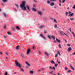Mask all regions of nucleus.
Masks as SVG:
<instances>
[{"mask_svg":"<svg viewBox=\"0 0 75 75\" xmlns=\"http://www.w3.org/2000/svg\"><path fill=\"white\" fill-rule=\"evenodd\" d=\"M25 1H22V4H21L20 7L21 8V10L23 11L26 10V7L25 6Z\"/></svg>","mask_w":75,"mask_h":75,"instance_id":"nucleus-1","label":"nucleus"},{"mask_svg":"<svg viewBox=\"0 0 75 75\" xmlns=\"http://www.w3.org/2000/svg\"><path fill=\"white\" fill-rule=\"evenodd\" d=\"M15 64L17 67H19V68H20V69L21 71L22 72H24V70L21 68V64H19V63L17 62V60H15Z\"/></svg>","mask_w":75,"mask_h":75,"instance_id":"nucleus-2","label":"nucleus"},{"mask_svg":"<svg viewBox=\"0 0 75 75\" xmlns=\"http://www.w3.org/2000/svg\"><path fill=\"white\" fill-rule=\"evenodd\" d=\"M47 37L49 38L50 40H51V38H53L54 40H55V37H54L53 35H52V36H50V35H48L47 36Z\"/></svg>","mask_w":75,"mask_h":75,"instance_id":"nucleus-3","label":"nucleus"},{"mask_svg":"<svg viewBox=\"0 0 75 75\" xmlns=\"http://www.w3.org/2000/svg\"><path fill=\"white\" fill-rule=\"evenodd\" d=\"M37 13L40 16H42V12H41L40 11H38Z\"/></svg>","mask_w":75,"mask_h":75,"instance_id":"nucleus-4","label":"nucleus"},{"mask_svg":"<svg viewBox=\"0 0 75 75\" xmlns=\"http://www.w3.org/2000/svg\"><path fill=\"white\" fill-rule=\"evenodd\" d=\"M30 51H31L30 49L29 48L28 49H27V54H29V53H30Z\"/></svg>","mask_w":75,"mask_h":75,"instance_id":"nucleus-5","label":"nucleus"},{"mask_svg":"<svg viewBox=\"0 0 75 75\" xmlns=\"http://www.w3.org/2000/svg\"><path fill=\"white\" fill-rule=\"evenodd\" d=\"M45 27V25H41V26H40L39 27V28L40 29H42V28H44Z\"/></svg>","mask_w":75,"mask_h":75,"instance_id":"nucleus-6","label":"nucleus"},{"mask_svg":"<svg viewBox=\"0 0 75 75\" xmlns=\"http://www.w3.org/2000/svg\"><path fill=\"white\" fill-rule=\"evenodd\" d=\"M40 37H42V38H43V39H44V40H46V38H45L44 37V36H43V35L42 34H40Z\"/></svg>","mask_w":75,"mask_h":75,"instance_id":"nucleus-7","label":"nucleus"},{"mask_svg":"<svg viewBox=\"0 0 75 75\" xmlns=\"http://www.w3.org/2000/svg\"><path fill=\"white\" fill-rule=\"evenodd\" d=\"M26 7L28 10H29V11L30 10V7H29V6H28V5H26Z\"/></svg>","mask_w":75,"mask_h":75,"instance_id":"nucleus-8","label":"nucleus"},{"mask_svg":"<svg viewBox=\"0 0 75 75\" xmlns=\"http://www.w3.org/2000/svg\"><path fill=\"white\" fill-rule=\"evenodd\" d=\"M50 6H54L55 5V4L54 2L51 3H50Z\"/></svg>","mask_w":75,"mask_h":75,"instance_id":"nucleus-9","label":"nucleus"},{"mask_svg":"<svg viewBox=\"0 0 75 75\" xmlns=\"http://www.w3.org/2000/svg\"><path fill=\"white\" fill-rule=\"evenodd\" d=\"M59 32L60 33L61 35H64L63 33H63V32L62 31H61V30H59Z\"/></svg>","mask_w":75,"mask_h":75,"instance_id":"nucleus-10","label":"nucleus"},{"mask_svg":"<svg viewBox=\"0 0 75 75\" xmlns=\"http://www.w3.org/2000/svg\"><path fill=\"white\" fill-rule=\"evenodd\" d=\"M71 50H72V48H71V47H70L68 48L67 50V51H71Z\"/></svg>","mask_w":75,"mask_h":75,"instance_id":"nucleus-11","label":"nucleus"},{"mask_svg":"<svg viewBox=\"0 0 75 75\" xmlns=\"http://www.w3.org/2000/svg\"><path fill=\"white\" fill-rule=\"evenodd\" d=\"M2 2L3 3H6V2H7L8 1V0H2Z\"/></svg>","mask_w":75,"mask_h":75,"instance_id":"nucleus-12","label":"nucleus"},{"mask_svg":"<svg viewBox=\"0 0 75 75\" xmlns=\"http://www.w3.org/2000/svg\"><path fill=\"white\" fill-rule=\"evenodd\" d=\"M56 41L58 42H59V43H60L61 42V41L59 40H58V39L56 38Z\"/></svg>","mask_w":75,"mask_h":75,"instance_id":"nucleus-13","label":"nucleus"},{"mask_svg":"<svg viewBox=\"0 0 75 75\" xmlns=\"http://www.w3.org/2000/svg\"><path fill=\"white\" fill-rule=\"evenodd\" d=\"M71 33H72L73 35V37H74V38H75V33H74V32L72 31L71 32Z\"/></svg>","mask_w":75,"mask_h":75,"instance_id":"nucleus-14","label":"nucleus"},{"mask_svg":"<svg viewBox=\"0 0 75 75\" xmlns=\"http://www.w3.org/2000/svg\"><path fill=\"white\" fill-rule=\"evenodd\" d=\"M70 67H71V69H72L73 70V71H74L75 70V69L73 68V67L71 65L70 66Z\"/></svg>","mask_w":75,"mask_h":75,"instance_id":"nucleus-15","label":"nucleus"},{"mask_svg":"<svg viewBox=\"0 0 75 75\" xmlns=\"http://www.w3.org/2000/svg\"><path fill=\"white\" fill-rule=\"evenodd\" d=\"M30 74H33V73H34V72H33V71H29Z\"/></svg>","mask_w":75,"mask_h":75,"instance_id":"nucleus-16","label":"nucleus"},{"mask_svg":"<svg viewBox=\"0 0 75 75\" xmlns=\"http://www.w3.org/2000/svg\"><path fill=\"white\" fill-rule=\"evenodd\" d=\"M32 11H36L37 10H36V9H35V8H32Z\"/></svg>","mask_w":75,"mask_h":75,"instance_id":"nucleus-17","label":"nucleus"},{"mask_svg":"<svg viewBox=\"0 0 75 75\" xmlns=\"http://www.w3.org/2000/svg\"><path fill=\"white\" fill-rule=\"evenodd\" d=\"M25 63H26V64L27 65H28V66H29V67L30 66V64H28V63L27 62H25Z\"/></svg>","mask_w":75,"mask_h":75,"instance_id":"nucleus-18","label":"nucleus"},{"mask_svg":"<svg viewBox=\"0 0 75 75\" xmlns=\"http://www.w3.org/2000/svg\"><path fill=\"white\" fill-rule=\"evenodd\" d=\"M74 13H72L70 14L69 15V16H70V17H71L72 16H74Z\"/></svg>","mask_w":75,"mask_h":75,"instance_id":"nucleus-19","label":"nucleus"},{"mask_svg":"<svg viewBox=\"0 0 75 75\" xmlns=\"http://www.w3.org/2000/svg\"><path fill=\"white\" fill-rule=\"evenodd\" d=\"M15 48L17 50H18L19 49V47H18V46H16V47Z\"/></svg>","mask_w":75,"mask_h":75,"instance_id":"nucleus-20","label":"nucleus"},{"mask_svg":"<svg viewBox=\"0 0 75 75\" xmlns=\"http://www.w3.org/2000/svg\"><path fill=\"white\" fill-rule=\"evenodd\" d=\"M47 4H50V1L49 0H47Z\"/></svg>","mask_w":75,"mask_h":75,"instance_id":"nucleus-21","label":"nucleus"},{"mask_svg":"<svg viewBox=\"0 0 75 75\" xmlns=\"http://www.w3.org/2000/svg\"><path fill=\"white\" fill-rule=\"evenodd\" d=\"M50 62L52 63H53V64H55V62H54V61L53 60H52V61H51Z\"/></svg>","mask_w":75,"mask_h":75,"instance_id":"nucleus-22","label":"nucleus"},{"mask_svg":"<svg viewBox=\"0 0 75 75\" xmlns=\"http://www.w3.org/2000/svg\"><path fill=\"white\" fill-rule=\"evenodd\" d=\"M52 69V67L50 66H49V69L51 70V69Z\"/></svg>","mask_w":75,"mask_h":75,"instance_id":"nucleus-23","label":"nucleus"},{"mask_svg":"<svg viewBox=\"0 0 75 75\" xmlns=\"http://www.w3.org/2000/svg\"><path fill=\"white\" fill-rule=\"evenodd\" d=\"M7 34H8V35H11V33H10V32L8 31L7 32Z\"/></svg>","mask_w":75,"mask_h":75,"instance_id":"nucleus-24","label":"nucleus"},{"mask_svg":"<svg viewBox=\"0 0 75 75\" xmlns=\"http://www.w3.org/2000/svg\"><path fill=\"white\" fill-rule=\"evenodd\" d=\"M21 55L22 58H24V57L23 56V53H21Z\"/></svg>","mask_w":75,"mask_h":75,"instance_id":"nucleus-25","label":"nucleus"},{"mask_svg":"<svg viewBox=\"0 0 75 75\" xmlns=\"http://www.w3.org/2000/svg\"><path fill=\"white\" fill-rule=\"evenodd\" d=\"M52 69H53V70H55V67L54 66L53 67H52Z\"/></svg>","mask_w":75,"mask_h":75,"instance_id":"nucleus-26","label":"nucleus"},{"mask_svg":"<svg viewBox=\"0 0 75 75\" xmlns=\"http://www.w3.org/2000/svg\"><path fill=\"white\" fill-rule=\"evenodd\" d=\"M54 23H57V20H56V19H54Z\"/></svg>","mask_w":75,"mask_h":75,"instance_id":"nucleus-27","label":"nucleus"},{"mask_svg":"<svg viewBox=\"0 0 75 75\" xmlns=\"http://www.w3.org/2000/svg\"><path fill=\"white\" fill-rule=\"evenodd\" d=\"M66 16H68V12H66L65 13Z\"/></svg>","mask_w":75,"mask_h":75,"instance_id":"nucleus-28","label":"nucleus"},{"mask_svg":"<svg viewBox=\"0 0 75 75\" xmlns=\"http://www.w3.org/2000/svg\"><path fill=\"white\" fill-rule=\"evenodd\" d=\"M16 29L17 30H20V28H19V27H18V26H17L16 27Z\"/></svg>","mask_w":75,"mask_h":75,"instance_id":"nucleus-29","label":"nucleus"},{"mask_svg":"<svg viewBox=\"0 0 75 75\" xmlns=\"http://www.w3.org/2000/svg\"><path fill=\"white\" fill-rule=\"evenodd\" d=\"M59 47L60 48H62V47H61V45L60 44H59Z\"/></svg>","mask_w":75,"mask_h":75,"instance_id":"nucleus-30","label":"nucleus"},{"mask_svg":"<svg viewBox=\"0 0 75 75\" xmlns=\"http://www.w3.org/2000/svg\"><path fill=\"white\" fill-rule=\"evenodd\" d=\"M71 72V70H69L67 71V72H68V73H70V72Z\"/></svg>","mask_w":75,"mask_h":75,"instance_id":"nucleus-31","label":"nucleus"},{"mask_svg":"<svg viewBox=\"0 0 75 75\" xmlns=\"http://www.w3.org/2000/svg\"><path fill=\"white\" fill-rule=\"evenodd\" d=\"M3 15L5 17H7V15H6V14L4 13H3Z\"/></svg>","mask_w":75,"mask_h":75,"instance_id":"nucleus-32","label":"nucleus"},{"mask_svg":"<svg viewBox=\"0 0 75 75\" xmlns=\"http://www.w3.org/2000/svg\"><path fill=\"white\" fill-rule=\"evenodd\" d=\"M57 53H58V54L60 56H61V54H60V53L58 51Z\"/></svg>","mask_w":75,"mask_h":75,"instance_id":"nucleus-33","label":"nucleus"},{"mask_svg":"<svg viewBox=\"0 0 75 75\" xmlns=\"http://www.w3.org/2000/svg\"><path fill=\"white\" fill-rule=\"evenodd\" d=\"M15 6H16V7H17V8H18V5H17V4H15Z\"/></svg>","mask_w":75,"mask_h":75,"instance_id":"nucleus-34","label":"nucleus"},{"mask_svg":"<svg viewBox=\"0 0 75 75\" xmlns=\"http://www.w3.org/2000/svg\"><path fill=\"white\" fill-rule=\"evenodd\" d=\"M58 66V64H55V67H57Z\"/></svg>","mask_w":75,"mask_h":75,"instance_id":"nucleus-35","label":"nucleus"},{"mask_svg":"<svg viewBox=\"0 0 75 75\" xmlns=\"http://www.w3.org/2000/svg\"><path fill=\"white\" fill-rule=\"evenodd\" d=\"M12 29L13 30V31H15V29H14V28L12 27Z\"/></svg>","mask_w":75,"mask_h":75,"instance_id":"nucleus-36","label":"nucleus"},{"mask_svg":"<svg viewBox=\"0 0 75 75\" xmlns=\"http://www.w3.org/2000/svg\"><path fill=\"white\" fill-rule=\"evenodd\" d=\"M45 54L46 55H47V56H48L49 55H48V53L46 52H45Z\"/></svg>","mask_w":75,"mask_h":75,"instance_id":"nucleus-37","label":"nucleus"},{"mask_svg":"<svg viewBox=\"0 0 75 75\" xmlns=\"http://www.w3.org/2000/svg\"><path fill=\"white\" fill-rule=\"evenodd\" d=\"M67 46H68V47H70L71 46V45L70 44H68L67 45Z\"/></svg>","mask_w":75,"mask_h":75,"instance_id":"nucleus-38","label":"nucleus"},{"mask_svg":"<svg viewBox=\"0 0 75 75\" xmlns=\"http://www.w3.org/2000/svg\"><path fill=\"white\" fill-rule=\"evenodd\" d=\"M70 20H74V18H70Z\"/></svg>","mask_w":75,"mask_h":75,"instance_id":"nucleus-39","label":"nucleus"},{"mask_svg":"<svg viewBox=\"0 0 75 75\" xmlns=\"http://www.w3.org/2000/svg\"><path fill=\"white\" fill-rule=\"evenodd\" d=\"M72 8L73 9H75V5H74L73 7Z\"/></svg>","mask_w":75,"mask_h":75,"instance_id":"nucleus-40","label":"nucleus"},{"mask_svg":"<svg viewBox=\"0 0 75 75\" xmlns=\"http://www.w3.org/2000/svg\"><path fill=\"white\" fill-rule=\"evenodd\" d=\"M57 28V25H54V28Z\"/></svg>","mask_w":75,"mask_h":75,"instance_id":"nucleus-41","label":"nucleus"},{"mask_svg":"<svg viewBox=\"0 0 75 75\" xmlns=\"http://www.w3.org/2000/svg\"><path fill=\"white\" fill-rule=\"evenodd\" d=\"M57 56H58V54H55V57H57Z\"/></svg>","mask_w":75,"mask_h":75,"instance_id":"nucleus-42","label":"nucleus"},{"mask_svg":"<svg viewBox=\"0 0 75 75\" xmlns=\"http://www.w3.org/2000/svg\"><path fill=\"white\" fill-rule=\"evenodd\" d=\"M44 33L45 34L46 33H47V31H46V30H44Z\"/></svg>","mask_w":75,"mask_h":75,"instance_id":"nucleus-43","label":"nucleus"},{"mask_svg":"<svg viewBox=\"0 0 75 75\" xmlns=\"http://www.w3.org/2000/svg\"><path fill=\"white\" fill-rule=\"evenodd\" d=\"M33 1H34V2L35 3H37V1H35V0H34Z\"/></svg>","mask_w":75,"mask_h":75,"instance_id":"nucleus-44","label":"nucleus"},{"mask_svg":"<svg viewBox=\"0 0 75 75\" xmlns=\"http://www.w3.org/2000/svg\"><path fill=\"white\" fill-rule=\"evenodd\" d=\"M54 43H57V41L56 40H54L53 42Z\"/></svg>","mask_w":75,"mask_h":75,"instance_id":"nucleus-45","label":"nucleus"},{"mask_svg":"<svg viewBox=\"0 0 75 75\" xmlns=\"http://www.w3.org/2000/svg\"><path fill=\"white\" fill-rule=\"evenodd\" d=\"M41 71V70H40V69H39L38 70V72H40V71Z\"/></svg>","mask_w":75,"mask_h":75,"instance_id":"nucleus-46","label":"nucleus"},{"mask_svg":"<svg viewBox=\"0 0 75 75\" xmlns=\"http://www.w3.org/2000/svg\"><path fill=\"white\" fill-rule=\"evenodd\" d=\"M52 72H53V71H52L50 72V74H52Z\"/></svg>","mask_w":75,"mask_h":75,"instance_id":"nucleus-47","label":"nucleus"},{"mask_svg":"<svg viewBox=\"0 0 75 75\" xmlns=\"http://www.w3.org/2000/svg\"><path fill=\"white\" fill-rule=\"evenodd\" d=\"M65 70H67V69H68V67H65Z\"/></svg>","mask_w":75,"mask_h":75,"instance_id":"nucleus-48","label":"nucleus"},{"mask_svg":"<svg viewBox=\"0 0 75 75\" xmlns=\"http://www.w3.org/2000/svg\"><path fill=\"white\" fill-rule=\"evenodd\" d=\"M65 0H63L62 1V3H64V2H65Z\"/></svg>","mask_w":75,"mask_h":75,"instance_id":"nucleus-49","label":"nucleus"},{"mask_svg":"<svg viewBox=\"0 0 75 75\" xmlns=\"http://www.w3.org/2000/svg\"><path fill=\"white\" fill-rule=\"evenodd\" d=\"M59 3H62V1L61 0H59Z\"/></svg>","mask_w":75,"mask_h":75,"instance_id":"nucleus-50","label":"nucleus"},{"mask_svg":"<svg viewBox=\"0 0 75 75\" xmlns=\"http://www.w3.org/2000/svg\"><path fill=\"white\" fill-rule=\"evenodd\" d=\"M69 14H71V13H72L70 11H69Z\"/></svg>","mask_w":75,"mask_h":75,"instance_id":"nucleus-51","label":"nucleus"},{"mask_svg":"<svg viewBox=\"0 0 75 75\" xmlns=\"http://www.w3.org/2000/svg\"><path fill=\"white\" fill-rule=\"evenodd\" d=\"M4 75H7V73L6 72V73H5Z\"/></svg>","mask_w":75,"mask_h":75,"instance_id":"nucleus-52","label":"nucleus"},{"mask_svg":"<svg viewBox=\"0 0 75 75\" xmlns=\"http://www.w3.org/2000/svg\"><path fill=\"white\" fill-rule=\"evenodd\" d=\"M5 54H6V55H7V56H8V54L7 52L5 53Z\"/></svg>","mask_w":75,"mask_h":75,"instance_id":"nucleus-53","label":"nucleus"},{"mask_svg":"<svg viewBox=\"0 0 75 75\" xmlns=\"http://www.w3.org/2000/svg\"><path fill=\"white\" fill-rule=\"evenodd\" d=\"M33 50H34L35 49V47H34V46H33Z\"/></svg>","mask_w":75,"mask_h":75,"instance_id":"nucleus-54","label":"nucleus"},{"mask_svg":"<svg viewBox=\"0 0 75 75\" xmlns=\"http://www.w3.org/2000/svg\"><path fill=\"white\" fill-rule=\"evenodd\" d=\"M69 30H70V32H71V28H69Z\"/></svg>","mask_w":75,"mask_h":75,"instance_id":"nucleus-55","label":"nucleus"},{"mask_svg":"<svg viewBox=\"0 0 75 75\" xmlns=\"http://www.w3.org/2000/svg\"><path fill=\"white\" fill-rule=\"evenodd\" d=\"M0 54H1V55H2L3 54V53H2V52H0Z\"/></svg>","mask_w":75,"mask_h":75,"instance_id":"nucleus-56","label":"nucleus"},{"mask_svg":"<svg viewBox=\"0 0 75 75\" xmlns=\"http://www.w3.org/2000/svg\"><path fill=\"white\" fill-rule=\"evenodd\" d=\"M6 28V25H4V29H5Z\"/></svg>","mask_w":75,"mask_h":75,"instance_id":"nucleus-57","label":"nucleus"},{"mask_svg":"<svg viewBox=\"0 0 75 75\" xmlns=\"http://www.w3.org/2000/svg\"><path fill=\"white\" fill-rule=\"evenodd\" d=\"M50 1H54V0H50Z\"/></svg>","mask_w":75,"mask_h":75,"instance_id":"nucleus-58","label":"nucleus"},{"mask_svg":"<svg viewBox=\"0 0 75 75\" xmlns=\"http://www.w3.org/2000/svg\"><path fill=\"white\" fill-rule=\"evenodd\" d=\"M75 52H74L72 54L73 55H75Z\"/></svg>","mask_w":75,"mask_h":75,"instance_id":"nucleus-59","label":"nucleus"},{"mask_svg":"<svg viewBox=\"0 0 75 75\" xmlns=\"http://www.w3.org/2000/svg\"><path fill=\"white\" fill-rule=\"evenodd\" d=\"M1 5L2 6H4V4H2Z\"/></svg>","mask_w":75,"mask_h":75,"instance_id":"nucleus-60","label":"nucleus"},{"mask_svg":"<svg viewBox=\"0 0 75 75\" xmlns=\"http://www.w3.org/2000/svg\"><path fill=\"white\" fill-rule=\"evenodd\" d=\"M64 41H65L66 42H67V41L66 40H64Z\"/></svg>","mask_w":75,"mask_h":75,"instance_id":"nucleus-61","label":"nucleus"},{"mask_svg":"<svg viewBox=\"0 0 75 75\" xmlns=\"http://www.w3.org/2000/svg\"><path fill=\"white\" fill-rule=\"evenodd\" d=\"M14 10H15V11H17V10L16 9H14Z\"/></svg>","mask_w":75,"mask_h":75,"instance_id":"nucleus-62","label":"nucleus"},{"mask_svg":"<svg viewBox=\"0 0 75 75\" xmlns=\"http://www.w3.org/2000/svg\"><path fill=\"white\" fill-rule=\"evenodd\" d=\"M67 33L68 34H69V32H68V31H67Z\"/></svg>","mask_w":75,"mask_h":75,"instance_id":"nucleus-63","label":"nucleus"},{"mask_svg":"<svg viewBox=\"0 0 75 75\" xmlns=\"http://www.w3.org/2000/svg\"><path fill=\"white\" fill-rule=\"evenodd\" d=\"M57 74L58 75H60V74H59V73H58Z\"/></svg>","mask_w":75,"mask_h":75,"instance_id":"nucleus-64","label":"nucleus"}]
</instances>
